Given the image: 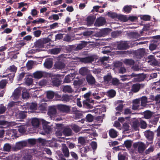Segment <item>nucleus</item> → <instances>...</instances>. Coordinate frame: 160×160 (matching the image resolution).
<instances>
[{
  "label": "nucleus",
  "instance_id": "obj_64",
  "mask_svg": "<svg viewBox=\"0 0 160 160\" xmlns=\"http://www.w3.org/2000/svg\"><path fill=\"white\" fill-rule=\"evenodd\" d=\"M37 104L36 103L32 102L29 105V109L31 110H35L36 108Z\"/></svg>",
  "mask_w": 160,
  "mask_h": 160
},
{
  "label": "nucleus",
  "instance_id": "obj_47",
  "mask_svg": "<svg viewBox=\"0 0 160 160\" xmlns=\"http://www.w3.org/2000/svg\"><path fill=\"white\" fill-rule=\"evenodd\" d=\"M61 101L64 102H67L69 101L70 98L69 96L66 94L63 95L61 98Z\"/></svg>",
  "mask_w": 160,
  "mask_h": 160
},
{
  "label": "nucleus",
  "instance_id": "obj_31",
  "mask_svg": "<svg viewBox=\"0 0 160 160\" xmlns=\"http://www.w3.org/2000/svg\"><path fill=\"white\" fill-rule=\"evenodd\" d=\"M109 133L110 136L112 138H115L118 136L116 131L112 129L110 130Z\"/></svg>",
  "mask_w": 160,
  "mask_h": 160
},
{
  "label": "nucleus",
  "instance_id": "obj_41",
  "mask_svg": "<svg viewBox=\"0 0 160 160\" xmlns=\"http://www.w3.org/2000/svg\"><path fill=\"white\" fill-rule=\"evenodd\" d=\"M11 148V146L9 143H6L3 146V151L6 152H9Z\"/></svg>",
  "mask_w": 160,
  "mask_h": 160
},
{
  "label": "nucleus",
  "instance_id": "obj_42",
  "mask_svg": "<svg viewBox=\"0 0 160 160\" xmlns=\"http://www.w3.org/2000/svg\"><path fill=\"white\" fill-rule=\"evenodd\" d=\"M109 57L104 56L100 58L99 59V62L101 63V64H104L105 61H108L109 59Z\"/></svg>",
  "mask_w": 160,
  "mask_h": 160
},
{
  "label": "nucleus",
  "instance_id": "obj_44",
  "mask_svg": "<svg viewBox=\"0 0 160 160\" xmlns=\"http://www.w3.org/2000/svg\"><path fill=\"white\" fill-rule=\"evenodd\" d=\"M152 115L151 112L150 111H148L145 112L144 116L145 118L149 119L151 118Z\"/></svg>",
  "mask_w": 160,
  "mask_h": 160
},
{
  "label": "nucleus",
  "instance_id": "obj_59",
  "mask_svg": "<svg viewBox=\"0 0 160 160\" xmlns=\"http://www.w3.org/2000/svg\"><path fill=\"white\" fill-rule=\"evenodd\" d=\"M124 144L125 147L127 148H130L132 145L131 141L129 140L125 141L124 142Z\"/></svg>",
  "mask_w": 160,
  "mask_h": 160
},
{
  "label": "nucleus",
  "instance_id": "obj_63",
  "mask_svg": "<svg viewBox=\"0 0 160 160\" xmlns=\"http://www.w3.org/2000/svg\"><path fill=\"white\" fill-rule=\"evenodd\" d=\"M42 31L40 30H37L33 32V34L36 37H39L41 34Z\"/></svg>",
  "mask_w": 160,
  "mask_h": 160
},
{
  "label": "nucleus",
  "instance_id": "obj_46",
  "mask_svg": "<svg viewBox=\"0 0 160 160\" xmlns=\"http://www.w3.org/2000/svg\"><path fill=\"white\" fill-rule=\"evenodd\" d=\"M122 33V32L121 31H116L112 32V35L113 38H116L120 36Z\"/></svg>",
  "mask_w": 160,
  "mask_h": 160
},
{
  "label": "nucleus",
  "instance_id": "obj_61",
  "mask_svg": "<svg viewBox=\"0 0 160 160\" xmlns=\"http://www.w3.org/2000/svg\"><path fill=\"white\" fill-rule=\"evenodd\" d=\"M82 115V114L79 112L78 111L76 113H74V118L75 119H80L81 118Z\"/></svg>",
  "mask_w": 160,
  "mask_h": 160
},
{
  "label": "nucleus",
  "instance_id": "obj_2",
  "mask_svg": "<svg viewBox=\"0 0 160 160\" xmlns=\"http://www.w3.org/2000/svg\"><path fill=\"white\" fill-rule=\"evenodd\" d=\"M8 78L7 79H3L0 81V88H4L6 85L7 83H11L12 82L13 78L15 76L14 74H8Z\"/></svg>",
  "mask_w": 160,
  "mask_h": 160
},
{
  "label": "nucleus",
  "instance_id": "obj_13",
  "mask_svg": "<svg viewBox=\"0 0 160 160\" xmlns=\"http://www.w3.org/2000/svg\"><path fill=\"white\" fill-rule=\"evenodd\" d=\"M136 147H138V151L139 153H142L144 151L146 146L145 144L142 142H138L136 144ZM135 145H134L135 147Z\"/></svg>",
  "mask_w": 160,
  "mask_h": 160
},
{
  "label": "nucleus",
  "instance_id": "obj_7",
  "mask_svg": "<svg viewBox=\"0 0 160 160\" xmlns=\"http://www.w3.org/2000/svg\"><path fill=\"white\" fill-rule=\"evenodd\" d=\"M27 142L26 141H22L18 142L16 143L15 147L12 148V149L14 151H16L21 149L23 147L27 146Z\"/></svg>",
  "mask_w": 160,
  "mask_h": 160
},
{
  "label": "nucleus",
  "instance_id": "obj_34",
  "mask_svg": "<svg viewBox=\"0 0 160 160\" xmlns=\"http://www.w3.org/2000/svg\"><path fill=\"white\" fill-rule=\"evenodd\" d=\"M25 83L26 85L29 86L31 85L33 82V79L31 78L26 76L25 78Z\"/></svg>",
  "mask_w": 160,
  "mask_h": 160
},
{
  "label": "nucleus",
  "instance_id": "obj_10",
  "mask_svg": "<svg viewBox=\"0 0 160 160\" xmlns=\"http://www.w3.org/2000/svg\"><path fill=\"white\" fill-rule=\"evenodd\" d=\"M106 22V21L104 18L100 17L97 19L94 23V26L97 27L102 26L105 24Z\"/></svg>",
  "mask_w": 160,
  "mask_h": 160
},
{
  "label": "nucleus",
  "instance_id": "obj_56",
  "mask_svg": "<svg viewBox=\"0 0 160 160\" xmlns=\"http://www.w3.org/2000/svg\"><path fill=\"white\" fill-rule=\"evenodd\" d=\"M86 118L88 122H91L93 121L94 118L93 116L91 114H88L86 116Z\"/></svg>",
  "mask_w": 160,
  "mask_h": 160
},
{
  "label": "nucleus",
  "instance_id": "obj_27",
  "mask_svg": "<svg viewBox=\"0 0 160 160\" xmlns=\"http://www.w3.org/2000/svg\"><path fill=\"white\" fill-rule=\"evenodd\" d=\"M140 99L141 101V105L142 106H145L147 103L151 102V101H148L147 97L145 96L142 97Z\"/></svg>",
  "mask_w": 160,
  "mask_h": 160
},
{
  "label": "nucleus",
  "instance_id": "obj_54",
  "mask_svg": "<svg viewBox=\"0 0 160 160\" xmlns=\"http://www.w3.org/2000/svg\"><path fill=\"white\" fill-rule=\"evenodd\" d=\"M83 83V81L82 79H79L78 80H74L73 84L75 86H80Z\"/></svg>",
  "mask_w": 160,
  "mask_h": 160
},
{
  "label": "nucleus",
  "instance_id": "obj_1",
  "mask_svg": "<svg viewBox=\"0 0 160 160\" xmlns=\"http://www.w3.org/2000/svg\"><path fill=\"white\" fill-rule=\"evenodd\" d=\"M51 41L48 38H42L37 40L34 43V47L37 51H39V49L42 48H46V44Z\"/></svg>",
  "mask_w": 160,
  "mask_h": 160
},
{
  "label": "nucleus",
  "instance_id": "obj_62",
  "mask_svg": "<svg viewBox=\"0 0 160 160\" xmlns=\"http://www.w3.org/2000/svg\"><path fill=\"white\" fill-rule=\"evenodd\" d=\"M122 63L121 62L116 61L114 62V66L115 68L119 67L122 66Z\"/></svg>",
  "mask_w": 160,
  "mask_h": 160
},
{
  "label": "nucleus",
  "instance_id": "obj_43",
  "mask_svg": "<svg viewBox=\"0 0 160 160\" xmlns=\"http://www.w3.org/2000/svg\"><path fill=\"white\" fill-rule=\"evenodd\" d=\"M54 93L52 91H48L47 93V97L49 99H52L53 98L54 96Z\"/></svg>",
  "mask_w": 160,
  "mask_h": 160
},
{
  "label": "nucleus",
  "instance_id": "obj_11",
  "mask_svg": "<svg viewBox=\"0 0 160 160\" xmlns=\"http://www.w3.org/2000/svg\"><path fill=\"white\" fill-rule=\"evenodd\" d=\"M61 151L63 153V156L66 158H68L70 156V152L68 148L65 144H62Z\"/></svg>",
  "mask_w": 160,
  "mask_h": 160
},
{
  "label": "nucleus",
  "instance_id": "obj_12",
  "mask_svg": "<svg viewBox=\"0 0 160 160\" xmlns=\"http://www.w3.org/2000/svg\"><path fill=\"white\" fill-rule=\"evenodd\" d=\"M53 64V62L52 59L50 58H48L45 59L44 66V67L47 69L51 68Z\"/></svg>",
  "mask_w": 160,
  "mask_h": 160
},
{
  "label": "nucleus",
  "instance_id": "obj_24",
  "mask_svg": "<svg viewBox=\"0 0 160 160\" xmlns=\"http://www.w3.org/2000/svg\"><path fill=\"white\" fill-rule=\"evenodd\" d=\"M72 132L71 129L69 128L65 127L63 128L62 133L66 136H68L71 135Z\"/></svg>",
  "mask_w": 160,
  "mask_h": 160
},
{
  "label": "nucleus",
  "instance_id": "obj_20",
  "mask_svg": "<svg viewBox=\"0 0 160 160\" xmlns=\"http://www.w3.org/2000/svg\"><path fill=\"white\" fill-rule=\"evenodd\" d=\"M95 17L93 16H89L87 18V24L88 26H91L93 24L95 20Z\"/></svg>",
  "mask_w": 160,
  "mask_h": 160
},
{
  "label": "nucleus",
  "instance_id": "obj_17",
  "mask_svg": "<svg viewBox=\"0 0 160 160\" xmlns=\"http://www.w3.org/2000/svg\"><path fill=\"white\" fill-rule=\"evenodd\" d=\"M21 93V90L17 88L15 89L12 95L13 99H18L20 96Z\"/></svg>",
  "mask_w": 160,
  "mask_h": 160
},
{
  "label": "nucleus",
  "instance_id": "obj_57",
  "mask_svg": "<svg viewBox=\"0 0 160 160\" xmlns=\"http://www.w3.org/2000/svg\"><path fill=\"white\" fill-rule=\"evenodd\" d=\"M155 58L154 56L153 55H150L146 58V61L148 62V63H150L151 62L153 59Z\"/></svg>",
  "mask_w": 160,
  "mask_h": 160
},
{
  "label": "nucleus",
  "instance_id": "obj_19",
  "mask_svg": "<svg viewBox=\"0 0 160 160\" xmlns=\"http://www.w3.org/2000/svg\"><path fill=\"white\" fill-rule=\"evenodd\" d=\"M56 113V109L54 106H51L49 107L48 112V114L49 116L51 117L55 115Z\"/></svg>",
  "mask_w": 160,
  "mask_h": 160
},
{
  "label": "nucleus",
  "instance_id": "obj_48",
  "mask_svg": "<svg viewBox=\"0 0 160 160\" xmlns=\"http://www.w3.org/2000/svg\"><path fill=\"white\" fill-rule=\"evenodd\" d=\"M139 123L137 121H135L132 122V128L135 131L138 130L139 126Z\"/></svg>",
  "mask_w": 160,
  "mask_h": 160
},
{
  "label": "nucleus",
  "instance_id": "obj_50",
  "mask_svg": "<svg viewBox=\"0 0 160 160\" xmlns=\"http://www.w3.org/2000/svg\"><path fill=\"white\" fill-rule=\"evenodd\" d=\"M45 20L42 18H39L38 20L36 19L32 22V23L33 24H38V23H43L44 22Z\"/></svg>",
  "mask_w": 160,
  "mask_h": 160
},
{
  "label": "nucleus",
  "instance_id": "obj_22",
  "mask_svg": "<svg viewBox=\"0 0 160 160\" xmlns=\"http://www.w3.org/2000/svg\"><path fill=\"white\" fill-rule=\"evenodd\" d=\"M144 135L146 138L148 140H152L153 138V133L150 130H147L144 132Z\"/></svg>",
  "mask_w": 160,
  "mask_h": 160
},
{
  "label": "nucleus",
  "instance_id": "obj_9",
  "mask_svg": "<svg viewBox=\"0 0 160 160\" xmlns=\"http://www.w3.org/2000/svg\"><path fill=\"white\" fill-rule=\"evenodd\" d=\"M65 67L64 63L60 61H58L55 62L54 65L53 69L56 70H60L63 69Z\"/></svg>",
  "mask_w": 160,
  "mask_h": 160
},
{
  "label": "nucleus",
  "instance_id": "obj_55",
  "mask_svg": "<svg viewBox=\"0 0 160 160\" xmlns=\"http://www.w3.org/2000/svg\"><path fill=\"white\" fill-rule=\"evenodd\" d=\"M48 19L50 20L54 19L55 20H58L59 19L58 15V14H53L50 16L48 18Z\"/></svg>",
  "mask_w": 160,
  "mask_h": 160
},
{
  "label": "nucleus",
  "instance_id": "obj_58",
  "mask_svg": "<svg viewBox=\"0 0 160 160\" xmlns=\"http://www.w3.org/2000/svg\"><path fill=\"white\" fill-rule=\"evenodd\" d=\"M147 124L145 121L143 120H141L140 122V127L141 128H146L147 127Z\"/></svg>",
  "mask_w": 160,
  "mask_h": 160
},
{
  "label": "nucleus",
  "instance_id": "obj_52",
  "mask_svg": "<svg viewBox=\"0 0 160 160\" xmlns=\"http://www.w3.org/2000/svg\"><path fill=\"white\" fill-rule=\"evenodd\" d=\"M6 110L7 108L3 104H0V114L4 113Z\"/></svg>",
  "mask_w": 160,
  "mask_h": 160
},
{
  "label": "nucleus",
  "instance_id": "obj_37",
  "mask_svg": "<svg viewBox=\"0 0 160 160\" xmlns=\"http://www.w3.org/2000/svg\"><path fill=\"white\" fill-rule=\"evenodd\" d=\"M132 8L131 6L126 5L123 8V11L127 13H129L132 10Z\"/></svg>",
  "mask_w": 160,
  "mask_h": 160
},
{
  "label": "nucleus",
  "instance_id": "obj_3",
  "mask_svg": "<svg viewBox=\"0 0 160 160\" xmlns=\"http://www.w3.org/2000/svg\"><path fill=\"white\" fill-rule=\"evenodd\" d=\"M62 81V77L60 75H54L52 77V82L54 86L58 87L60 86Z\"/></svg>",
  "mask_w": 160,
  "mask_h": 160
},
{
  "label": "nucleus",
  "instance_id": "obj_45",
  "mask_svg": "<svg viewBox=\"0 0 160 160\" xmlns=\"http://www.w3.org/2000/svg\"><path fill=\"white\" fill-rule=\"evenodd\" d=\"M87 69L86 68H82L79 70V73L82 75H86L87 73Z\"/></svg>",
  "mask_w": 160,
  "mask_h": 160
},
{
  "label": "nucleus",
  "instance_id": "obj_25",
  "mask_svg": "<svg viewBox=\"0 0 160 160\" xmlns=\"http://www.w3.org/2000/svg\"><path fill=\"white\" fill-rule=\"evenodd\" d=\"M87 42L84 41H82L81 43L78 44L76 47V49L80 50L85 47L87 44Z\"/></svg>",
  "mask_w": 160,
  "mask_h": 160
},
{
  "label": "nucleus",
  "instance_id": "obj_14",
  "mask_svg": "<svg viewBox=\"0 0 160 160\" xmlns=\"http://www.w3.org/2000/svg\"><path fill=\"white\" fill-rule=\"evenodd\" d=\"M94 58L92 56H90L80 58V61L85 63H91L94 61Z\"/></svg>",
  "mask_w": 160,
  "mask_h": 160
},
{
  "label": "nucleus",
  "instance_id": "obj_60",
  "mask_svg": "<svg viewBox=\"0 0 160 160\" xmlns=\"http://www.w3.org/2000/svg\"><path fill=\"white\" fill-rule=\"evenodd\" d=\"M78 143H80L81 145H83L86 143L85 140L84 138L82 137H79L78 139Z\"/></svg>",
  "mask_w": 160,
  "mask_h": 160
},
{
  "label": "nucleus",
  "instance_id": "obj_8",
  "mask_svg": "<svg viewBox=\"0 0 160 160\" xmlns=\"http://www.w3.org/2000/svg\"><path fill=\"white\" fill-rule=\"evenodd\" d=\"M131 76L133 77H136L137 81L139 82L144 81L146 77V75L143 73L135 74L134 73H132Z\"/></svg>",
  "mask_w": 160,
  "mask_h": 160
},
{
  "label": "nucleus",
  "instance_id": "obj_40",
  "mask_svg": "<svg viewBox=\"0 0 160 160\" xmlns=\"http://www.w3.org/2000/svg\"><path fill=\"white\" fill-rule=\"evenodd\" d=\"M107 14L108 17L112 18H118V15L116 13L114 12H108Z\"/></svg>",
  "mask_w": 160,
  "mask_h": 160
},
{
  "label": "nucleus",
  "instance_id": "obj_32",
  "mask_svg": "<svg viewBox=\"0 0 160 160\" xmlns=\"http://www.w3.org/2000/svg\"><path fill=\"white\" fill-rule=\"evenodd\" d=\"M124 63L126 65L132 66L134 64L135 62L132 59H126L124 60Z\"/></svg>",
  "mask_w": 160,
  "mask_h": 160
},
{
  "label": "nucleus",
  "instance_id": "obj_21",
  "mask_svg": "<svg viewBox=\"0 0 160 160\" xmlns=\"http://www.w3.org/2000/svg\"><path fill=\"white\" fill-rule=\"evenodd\" d=\"M112 77L111 73H108L106 75L103 77V80L106 84H110V82L112 78Z\"/></svg>",
  "mask_w": 160,
  "mask_h": 160
},
{
  "label": "nucleus",
  "instance_id": "obj_53",
  "mask_svg": "<svg viewBox=\"0 0 160 160\" xmlns=\"http://www.w3.org/2000/svg\"><path fill=\"white\" fill-rule=\"evenodd\" d=\"M91 149L88 146H86L81 149V152L84 153H86L88 152L91 150Z\"/></svg>",
  "mask_w": 160,
  "mask_h": 160
},
{
  "label": "nucleus",
  "instance_id": "obj_51",
  "mask_svg": "<svg viewBox=\"0 0 160 160\" xmlns=\"http://www.w3.org/2000/svg\"><path fill=\"white\" fill-rule=\"evenodd\" d=\"M30 94L27 91H23L22 93V97L23 98L27 99L29 98Z\"/></svg>",
  "mask_w": 160,
  "mask_h": 160
},
{
  "label": "nucleus",
  "instance_id": "obj_28",
  "mask_svg": "<svg viewBox=\"0 0 160 160\" xmlns=\"http://www.w3.org/2000/svg\"><path fill=\"white\" fill-rule=\"evenodd\" d=\"M71 127L74 132L76 133L79 132L81 130V128L76 124H73L71 125Z\"/></svg>",
  "mask_w": 160,
  "mask_h": 160
},
{
  "label": "nucleus",
  "instance_id": "obj_16",
  "mask_svg": "<svg viewBox=\"0 0 160 160\" xmlns=\"http://www.w3.org/2000/svg\"><path fill=\"white\" fill-rule=\"evenodd\" d=\"M26 112L24 111H20L16 115L17 118L19 119L18 120L22 121V120L25 119L27 116Z\"/></svg>",
  "mask_w": 160,
  "mask_h": 160
},
{
  "label": "nucleus",
  "instance_id": "obj_29",
  "mask_svg": "<svg viewBox=\"0 0 160 160\" xmlns=\"http://www.w3.org/2000/svg\"><path fill=\"white\" fill-rule=\"evenodd\" d=\"M32 124L34 127H38L40 124L39 120L37 118H33L32 120Z\"/></svg>",
  "mask_w": 160,
  "mask_h": 160
},
{
  "label": "nucleus",
  "instance_id": "obj_38",
  "mask_svg": "<svg viewBox=\"0 0 160 160\" xmlns=\"http://www.w3.org/2000/svg\"><path fill=\"white\" fill-rule=\"evenodd\" d=\"M117 18L123 22H126L128 20L126 16L122 15H118Z\"/></svg>",
  "mask_w": 160,
  "mask_h": 160
},
{
  "label": "nucleus",
  "instance_id": "obj_30",
  "mask_svg": "<svg viewBox=\"0 0 160 160\" xmlns=\"http://www.w3.org/2000/svg\"><path fill=\"white\" fill-rule=\"evenodd\" d=\"M120 83L118 79L116 78H112L110 84L113 86H117L119 85Z\"/></svg>",
  "mask_w": 160,
  "mask_h": 160
},
{
  "label": "nucleus",
  "instance_id": "obj_39",
  "mask_svg": "<svg viewBox=\"0 0 160 160\" xmlns=\"http://www.w3.org/2000/svg\"><path fill=\"white\" fill-rule=\"evenodd\" d=\"M130 37L133 38H136L139 37V35L137 32H130L128 34Z\"/></svg>",
  "mask_w": 160,
  "mask_h": 160
},
{
  "label": "nucleus",
  "instance_id": "obj_36",
  "mask_svg": "<svg viewBox=\"0 0 160 160\" xmlns=\"http://www.w3.org/2000/svg\"><path fill=\"white\" fill-rule=\"evenodd\" d=\"M8 69L10 70L11 72H13L12 73H11V74H14L15 75V73L17 71V68L14 65H13L10 66L8 68Z\"/></svg>",
  "mask_w": 160,
  "mask_h": 160
},
{
  "label": "nucleus",
  "instance_id": "obj_4",
  "mask_svg": "<svg viewBox=\"0 0 160 160\" xmlns=\"http://www.w3.org/2000/svg\"><path fill=\"white\" fill-rule=\"evenodd\" d=\"M117 47L119 50H126L129 48L130 46L128 41H120L117 44Z\"/></svg>",
  "mask_w": 160,
  "mask_h": 160
},
{
  "label": "nucleus",
  "instance_id": "obj_18",
  "mask_svg": "<svg viewBox=\"0 0 160 160\" xmlns=\"http://www.w3.org/2000/svg\"><path fill=\"white\" fill-rule=\"evenodd\" d=\"M141 84L139 83H135L132 85L131 91L134 93L138 92L140 89Z\"/></svg>",
  "mask_w": 160,
  "mask_h": 160
},
{
  "label": "nucleus",
  "instance_id": "obj_35",
  "mask_svg": "<svg viewBox=\"0 0 160 160\" xmlns=\"http://www.w3.org/2000/svg\"><path fill=\"white\" fill-rule=\"evenodd\" d=\"M63 91L65 93H71L73 91L70 86H65L63 88Z\"/></svg>",
  "mask_w": 160,
  "mask_h": 160
},
{
  "label": "nucleus",
  "instance_id": "obj_15",
  "mask_svg": "<svg viewBox=\"0 0 160 160\" xmlns=\"http://www.w3.org/2000/svg\"><path fill=\"white\" fill-rule=\"evenodd\" d=\"M145 51L144 49H140L136 51L135 54L136 57L139 59L143 57L145 55Z\"/></svg>",
  "mask_w": 160,
  "mask_h": 160
},
{
  "label": "nucleus",
  "instance_id": "obj_6",
  "mask_svg": "<svg viewBox=\"0 0 160 160\" xmlns=\"http://www.w3.org/2000/svg\"><path fill=\"white\" fill-rule=\"evenodd\" d=\"M48 74V73L45 71H38L33 73V76L35 78L40 79L42 77H47Z\"/></svg>",
  "mask_w": 160,
  "mask_h": 160
},
{
  "label": "nucleus",
  "instance_id": "obj_49",
  "mask_svg": "<svg viewBox=\"0 0 160 160\" xmlns=\"http://www.w3.org/2000/svg\"><path fill=\"white\" fill-rule=\"evenodd\" d=\"M141 19L145 21H149L151 19V16L149 15H145L141 16Z\"/></svg>",
  "mask_w": 160,
  "mask_h": 160
},
{
  "label": "nucleus",
  "instance_id": "obj_33",
  "mask_svg": "<svg viewBox=\"0 0 160 160\" xmlns=\"http://www.w3.org/2000/svg\"><path fill=\"white\" fill-rule=\"evenodd\" d=\"M108 96L110 98L114 97L116 95V92L113 89H111L107 92Z\"/></svg>",
  "mask_w": 160,
  "mask_h": 160
},
{
  "label": "nucleus",
  "instance_id": "obj_26",
  "mask_svg": "<svg viewBox=\"0 0 160 160\" xmlns=\"http://www.w3.org/2000/svg\"><path fill=\"white\" fill-rule=\"evenodd\" d=\"M61 51L60 48H54L50 50V53L52 54L56 55L59 53Z\"/></svg>",
  "mask_w": 160,
  "mask_h": 160
},
{
  "label": "nucleus",
  "instance_id": "obj_23",
  "mask_svg": "<svg viewBox=\"0 0 160 160\" xmlns=\"http://www.w3.org/2000/svg\"><path fill=\"white\" fill-rule=\"evenodd\" d=\"M86 80L88 84L90 85H94L95 83V79L91 75L87 76Z\"/></svg>",
  "mask_w": 160,
  "mask_h": 160
},
{
  "label": "nucleus",
  "instance_id": "obj_5",
  "mask_svg": "<svg viewBox=\"0 0 160 160\" xmlns=\"http://www.w3.org/2000/svg\"><path fill=\"white\" fill-rule=\"evenodd\" d=\"M57 108L60 112L65 113H68L70 110V107L63 104H59L57 105Z\"/></svg>",
  "mask_w": 160,
  "mask_h": 160
}]
</instances>
